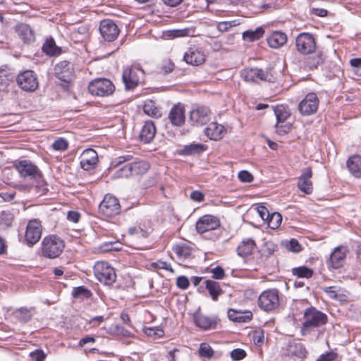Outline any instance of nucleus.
<instances>
[{
    "label": "nucleus",
    "mask_w": 361,
    "mask_h": 361,
    "mask_svg": "<svg viewBox=\"0 0 361 361\" xmlns=\"http://www.w3.org/2000/svg\"><path fill=\"white\" fill-rule=\"evenodd\" d=\"M303 318L304 322L301 327L302 335L309 334L314 329L324 326L328 322L327 315L314 307L305 310Z\"/></svg>",
    "instance_id": "f257e3e1"
},
{
    "label": "nucleus",
    "mask_w": 361,
    "mask_h": 361,
    "mask_svg": "<svg viewBox=\"0 0 361 361\" xmlns=\"http://www.w3.org/2000/svg\"><path fill=\"white\" fill-rule=\"evenodd\" d=\"M65 247L64 241L56 235H49L43 238L41 243L42 255L49 259L58 257Z\"/></svg>",
    "instance_id": "f03ea898"
},
{
    "label": "nucleus",
    "mask_w": 361,
    "mask_h": 361,
    "mask_svg": "<svg viewBox=\"0 0 361 361\" xmlns=\"http://www.w3.org/2000/svg\"><path fill=\"white\" fill-rule=\"evenodd\" d=\"M258 305L265 312L275 310L280 305L279 290L273 288L263 291L258 298Z\"/></svg>",
    "instance_id": "7ed1b4c3"
},
{
    "label": "nucleus",
    "mask_w": 361,
    "mask_h": 361,
    "mask_svg": "<svg viewBox=\"0 0 361 361\" xmlns=\"http://www.w3.org/2000/svg\"><path fill=\"white\" fill-rule=\"evenodd\" d=\"M94 276L106 286H111L116 279L114 269L106 262H98L94 266Z\"/></svg>",
    "instance_id": "20e7f679"
},
{
    "label": "nucleus",
    "mask_w": 361,
    "mask_h": 361,
    "mask_svg": "<svg viewBox=\"0 0 361 361\" xmlns=\"http://www.w3.org/2000/svg\"><path fill=\"white\" fill-rule=\"evenodd\" d=\"M88 90L92 95L106 97L111 94L115 90L112 82L106 78H97L92 80L88 85Z\"/></svg>",
    "instance_id": "39448f33"
},
{
    "label": "nucleus",
    "mask_w": 361,
    "mask_h": 361,
    "mask_svg": "<svg viewBox=\"0 0 361 361\" xmlns=\"http://www.w3.org/2000/svg\"><path fill=\"white\" fill-rule=\"evenodd\" d=\"M99 212L106 218L117 216L121 212V205L118 199L111 195H106L99 205Z\"/></svg>",
    "instance_id": "423d86ee"
},
{
    "label": "nucleus",
    "mask_w": 361,
    "mask_h": 361,
    "mask_svg": "<svg viewBox=\"0 0 361 361\" xmlns=\"http://www.w3.org/2000/svg\"><path fill=\"white\" fill-rule=\"evenodd\" d=\"M16 82L24 91L34 92L38 87V80L32 71H25L18 75Z\"/></svg>",
    "instance_id": "0eeeda50"
},
{
    "label": "nucleus",
    "mask_w": 361,
    "mask_h": 361,
    "mask_svg": "<svg viewBox=\"0 0 361 361\" xmlns=\"http://www.w3.org/2000/svg\"><path fill=\"white\" fill-rule=\"evenodd\" d=\"M15 167L22 178L36 180L42 178L40 170L29 160H21L15 164Z\"/></svg>",
    "instance_id": "6e6552de"
},
{
    "label": "nucleus",
    "mask_w": 361,
    "mask_h": 361,
    "mask_svg": "<svg viewBox=\"0 0 361 361\" xmlns=\"http://www.w3.org/2000/svg\"><path fill=\"white\" fill-rule=\"evenodd\" d=\"M319 100L314 92H310L298 104V110L303 116H310L315 114L318 109Z\"/></svg>",
    "instance_id": "1a4fd4ad"
},
{
    "label": "nucleus",
    "mask_w": 361,
    "mask_h": 361,
    "mask_svg": "<svg viewBox=\"0 0 361 361\" xmlns=\"http://www.w3.org/2000/svg\"><path fill=\"white\" fill-rule=\"evenodd\" d=\"M42 227L39 220L37 219L29 221L25 234V241L32 246L36 244L42 236Z\"/></svg>",
    "instance_id": "9d476101"
},
{
    "label": "nucleus",
    "mask_w": 361,
    "mask_h": 361,
    "mask_svg": "<svg viewBox=\"0 0 361 361\" xmlns=\"http://www.w3.org/2000/svg\"><path fill=\"white\" fill-rule=\"evenodd\" d=\"M297 50L302 54H310L314 51L316 42L312 35L307 32L300 33L296 38Z\"/></svg>",
    "instance_id": "9b49d317"
},
{
    "label": "nucleus",
    "mask_w": 361,
    "mask_h": 361,
    "mask_svg": "<svg viewBox=\"0 0 361 361\" xmlns=\"http://www.w3.org/2000/svg\"><path fill=\"white\" fill-rule=\"evenodd\" d=\"M54 73L60 80L70 82L75 76L73 65L67 61H61L55 66Z\"/></svg>",
    "instance_id": "f8f14e48"
},
{
    "label": "nucleus",
    "mask_w": 361,
    "mask_h": 361,
    "mask_svg": "<svg viewBox=\"0 0 361 361\" xmlns=\"http://www.w3.org/2000/svg\"><path fill=\"white\" fill-rule=\"evenodd\" d=\"M99 32L105 40L112 42L117 38L119 29L114 21L105 19L100 23Z\"/></svg>",
    "instance_id": "ddd939ff"
},
{
    "label": "nucleus",
    "mask_w": 361,
    "mask_h": 361,
    "mask_svg": "<svg viewBox=\"0 0 361 361\" xmlns=\"http://www.w3.org/2000/svg\"><path fill=\"white\" fill-rule=\"evenodd\" d=\"M243 78L247 82L269 81L271 80V75L261 68H252L244 70L242 73Z\"/></svg>",
    "instance_id": "4468645a"
},
{
    "label": "nucleus",
    "mask_w": 361,
    "mask_h": 361,
    "mask_svg": "<svg viewBox=\"0 0 361 361\" xmlns=\"http://www.w3.org/2000/svg\"><path fill=\"white\" fill-rule=\"evenodd\" d=\"M220 226L219 220L212 215H204L196 223V230L200 233L215 230Z\"/></svg>",
    "instance_id": "2eb2a0df"
},
{
    "label": "nucleus",
    "mask_w": 361,
    "mask_h": 361,
    "mask_svg": "<svg viewBox=\"0 0 361 361\" xmlns=\"http://www.w3.org/2000/svg\"><path fill=\"white\" fill-rule=\"evenodd\" d=\"M80 166L85 171L94 169L98 162V154L93 149H85L80 155Z\"/></svg>",
    "instance_id": "dca6fc26"
},
{
    "label": "nucleus",
    "mask_w": 361,
    "mask_h": 361,
    "mask_svg": "<svg viewBox=\"0 0 361 361\" xmlns=\"http://www.w3.org/2000/svg\"><path fill=\"white\" fill-rule=\"evenodd\" d=\"M137 71H141V70L130 67L123 69L122 80L126 90H132L138 85L140 77L137 75Z\"/></svg>",
    "instance_id": "f3484780"
},
{
    "label": "nucleus",
    "mask_w": 361,
    "mask_h": 361,
    "mask_svg": "<svg viewBox=\"0 0 361 361\" xmlns=\"http://www.w3.org/2000/svg\"><path fill=\"white\" fill-rule=\"evenodd\" d=\"M209 109L206 106H198L190 111V119L193 125L202 126L209 121Z\"/></svg>",
    "instance_id": "a211bd4d"
},
{
    "label": "nucleus",
    "mask_w": 361,
    "mask_h": 361,
    "mask_svg": "<svg viewBox=\"0 0 361 361\" xmlns=\"http://www.w3.org/2000/svg\"><path fill=\"white\" fill-rule=\"evenodd\" d=\"M312 171L311 168H306L298 178V188L305 194L310 195L313 192V185L311 180Z\"/></svg>",
    "instance_id": "6ab92c4d"
},
{
    "label": "nucleus",
    "mask_w": 361,
    "mask_h": 361,
    "mask_svg": "<svg viewBox=\"0 0 361 361\" xmlns=\"http://www.w3.org/2000/svg\"><path fill=\"white\" fill-rule=\"evenodd\" d=\"M169 119L173 126H181L185 121L184 106L180 103L175 104L169 114Z\"/></svg>",
    "instance_id": "aec40b11"
},
{
    "label": "nucleus",
    "mask_w": 361,
    "mask_h": 361,
    "mask_svg": "<svg viewBox=\"0 0 361 361\" xmlns=\"http://www.w3.org/2000/svg\"><path fill=\"white\" fill-rule=\"evenodd\" d=\"M156 133L157 129L154 123L152 121H147L140 130V139L144 143H149L154 138Z\"/></svg>",
    "instance_id": "412c9836"
},
{
    "label": "nucleus",
    "mask_w": 361,
    "mask_h": 361,
    "mask_svg": "<svg viewBox=\"0 0 361 361\" xmlns=\"http://www.w3.org/2000/svg\"><path fill=\"white\" fill-rule=\"evenodd\" d=\"M185 61L192 66H199L205 60L204 54L198 49H190L184 55Z\"/></svg>",
    "instance_id": "4be33fe9"
},
{
    "label": "nucleus",
    "mask_w": 361,
    "mask_h": 361,
    "mask_svg": "<svg viewBox=\"0 0 361 361\" xmlns=\"http://www.w3.org/2000/svg\"><path fill=\"white\" fill-rule=\"evenodd\" d=\"M347 252L348 248L345 246H338L334 249L330 256V262L334 269H336L342 266Z\"/></svg>",
    "instance_id": "5701e85b"
},
{
    "label": "nucleus",
    "mask_w": 361,
    "mask_h": 361,
    "mask_svg": "<svg viewBox=\"0 0 361 361\" xmlns=\"http://www.w3.org/2000/svg\"><path fill=\"white\" fill-rule=\"evenodd\" d=\"M16 30L24 43L30 44L35 41V32L30 25L24 23L19 24L16 26Z\"/></svg>",
    "instance_id": "b1692460"
},
{
    "label": "nucleus",
    "mask_w": 361,
    "mask_h": 361,
    "mask_svg": "<svg viewBox=\"0 0 361 361\" xmlns=\"http://www.w3.org/2000/svg\"><path fill=\"white\" fill-rule=\"evenodd\" d=\"M267 41L271 48L278 49L286 43L287 36L283 32L274 31L267 37Z\"/></svg>",
    "instance_id": "393cba45"
},
{
    "label": "nucleus",
    "mask_w": 361,
    "mask_h": 361,
    "mask_svg": "<svg viewBox=\"0 0 361 361\" xmlns=\"http://www.w3.org/2000/svg\"><path fill=\"white\" fill-rule=\"evenodd\" d=\"M224 127L217 123L212 122L204 128V134L210 140H218L223 137Z\"/></svg>",
    "instance_id": "a878e982"
},
{
    "label": "nucleus",
    "mask_w": 361,
    "mask_h": 361,
    "mask_svg": "<svg viewBox=\"0 0 361 361\" xmlns=\"http://www.w3.org/2000/svg\"><path fill=\"white\" fill-rule=\"evenodd\" d=\"M194 322L200 329L207 330L213 329L216 326V322L215 320L201 314L197 311L193 316Z\"/></svg>",
    "instance_id": "bb28decb"
},
{
    "label": "nucleus",
    "mask_w": 361,
    "mask_h": 361,
    "mask_svg": "<svg viewBox=\"0 0 361 361\" xmlns=\"http://www.w3.org/2000/svg\"><path fill=\"white\" fill-rule=\"evenodd\" d=\"M255 248V241L252 238H245L242 240L236 250L239 256L246 257L252 255Z\"/></svg>",
    "instance_id": "cd10ccee"
},
{
    "label": "nucleus",
    "mask_w": 361,
    "mask_h": 361,
    "mask_svg": "<svg viewBox=\"0 0 361 361\" xmlns=\"http://www.w3.org/2000/svg\"><path fill=\"white\" fill-rule=\"evenodd\" d=\"M228 317L230 320L245 323L250 322L252 318V313L250 311H241L234 309H229L228 311Z\"/></svg>",
    "instance_id": "c85d7f7f"
},
{
    "label": "nucleus",
    "mask_w": 361,
    "mask_h": 361,
    "mask_svg": "<svg viewBox=\"0 0 361 361\" xmlns=\"http://www.w3.org/2000/svg\"><path fill=\"white\" fill-rule=\"evenodd\" d=\"M16 75L6 66L0 68V92L4 91L9 83L13 81Z\"/></svg>",
    "instance_id": "c756f323"
},
{
    "label": "nucleus",
    "mask_w": 361,
    "mask_h": 361,
    "mask_svg": "<svg viewBox=\"0 0 361 361\" xmlns=\"http://www.w3.org/2000/svg\"><path fill=\"white\" fill-rule=\"evenodd\" d=\"M350 173L356 178H361V157L353 155L346 162Z\"/></svg>",
    "instance_id": "7c9ffc66"
},
{
    "label": "nucleus",
    "mask_w": 361,
    "mask_h": 361,
    "mask_svg": "<svg viewBox=\"0 0 361 361\" xmlns=\"http://www.w3.org/2000/svg\"><path fill=\"white\" fill-rule=\"evenodd\" d=\"M35 312L34 307H22L16 309L13 312L14 317L20 322L25 323L31 319Z\"/></svg>",
    "instance_id": "2f4dec72"
},
{
    "label": "nucleus",
    "mask_w": 361,
    "mask_h": 361,
    "mask_svg": "<svg viewBox=\"0 0 361 361\" xmlns=\"http://www.w3.org/2000/svg\"><path fill=\"white\" fill-rule=\"evenodd\" d=\"M264 34V28L260 26L255 30H248L243 32L242 38L244 41L252 42L262 38Z\"/></svg>",
    "instance_id": "473e14b6"
},
{
    "label": "nucleus",
    "mask_w": 361,
    "mask_h": 361,
    "mask_svg": "<svg viewBox=\"0 0 361 361\" xmlns=\"http://www.w3.org/2000/svg\"><path fill=\"white\" fill-rule=\"evenodd\" d=\"M205 284L206 289L208 290L212 300L216 301L219 296L223 293L219 283L212 280H206Z\"/></svg>",
    "instance_id": "72a5a7b5"
},
{
    "label": "nucleus",
    "mask_w": 361,
    "mask_h": 361,
    "mask_svg": "<svg viewBox=\"0 0 361 361\" xmlns=\"http://www.w3.org/2000/svg\"><path fill=\"white\" fill-rule=\"evenodd\" d=\"M143 111L152 118H159L161 116V111L157 107L152 100L145 102L143 105Z\"/></svg>",
    "instance_id": "f704fd0d"
},
{
    "label": "nucleus",
    "mask_w": 361,
    "mask_h": 361,
    "mask_svg": "<svg viewBox=\"0 0 361 361\" xmlns=\"http://www.w3.org/2000/svg\"><path fill=\"white\" fill-rule=\"evenodd\" d=\"M132 169L133 176L142 175L145 173L149 168V165L145 161H136L129 163Z\"/></svg>",
    "instance_id": "c9c22d12"
},
{
    "label": "nucleus",
    "mask_w": 361,
    "mask_h": 361,
    "mask_svg": "<svg viewBox=\"0 0 361 361\" xmlns=\"http://www.w3.org/2000/svg\"><path fill=\"white\" fill-rule=\"evenodd\" d=\"M43 51L49 56H56L61 53V49L56 45L53 39H47L42 46Z\"/></svg>",
    "instance_id": "e433bc0d"
},
{
    "label": "nucleus",
    "mask_w": 361,
    "mask_h": 361,
    "mask_svg": "<svg viewBox=\"0 0 361 361\" xmlns=\"http://www.w3.org/2000/svg\"><path fill=\"white\" fill-rule=\"evenodd\" d=\"M206 149L207 147L202 144H190L184 147L181 154L183 155H192L202 153Z\"/></svg>",
    "instance_id": "4c0bfd02"
},
{
    "label": "nucleus",
    "mask_w": 361,
    "mask_h": 361,
    "mask_svg": "<svg viewBox=\"0 0 361 361\" xmlns=\"http://www.w3.org/2000/svg\"><path fill=\"white\" fill-rule=\"evenodd\" d=\"M274 114L276 118V122L285 123L290 117V114L284 106H277L274 108Z\"/></svg>",
    "instance_id": "58836bf2"
},
{
    "label": "nucleus",
    "mask_w": 361,
    "mask_h": 361,
    "mask_svg": "<svg viewBox=\"0 0 361 361\" xmlns=\"http://www.w3.org/2000/svg\"><path fill=\"white\" fill-rule=\"evenodd\" d=\"M173 251L180 258L183 259L188 258L192 254L191 247L185 243L176 245Z\"/></svg>",
    "instance_id": "ea45409f"
},
{
    "label": "nucleus",
    "mask_w": 361,
    "mask_h": 361,
    "mask_svg": "<svg viewBox=\"0 0 361 361\" xmlns=\"http://www.w3.org/2000/svg\"><path fill=\"white\" fill-rule=\"evenodd\" d=\"M266 222L270 228L276 229L281 224L282 216L279 212L271 213Z\"/></svg>",
    "instance_id": "a19ab883"
},
{
    "label": "nucleus",
    "mask_w": 361,
    "mask_h": 361,
    "mask_svg": "<svg viewBox=\"0 0 361 361\" xmlns=\"http://www.w3.org/2000/svg\"><path fill=\"white\" fill-rule=\"evenodd\" d=\"M292 273L294 276H297L298 278L310 279L313 275V270L307 268V267L302 266L293 268Z\"/></svg>",
    "instance_id": "79ce46f5"
},
{
    "label": "nucleus",
    "mask_w": 361,
    "mask_h": 361,
    "mask_svg": "<svg viewBox=\"0 0 361 361\" xmlns=\"http://www.w3.org/2000/svg\"><path fill=\"white\" fill-rule=\"evenodd\" d=\"M72 295L74 298L84 299L90 298L92 294L90 290L84 286H78L73 288Z\"/></svg>",
    "instance_id": "37998d69"
},
{
    "label": "nucleus",
    "mask_w": 361,
    "mask_h": 361,
    "mask_svg": "<svg viewBox=\"0 0 361 361\" xmlns=\"http://www.w3.org/2000/svg\"><path fill=\"white\" fill-rule=\"evenodd\" d=\"M240 25L238 20H233L231 21H221L217 23L216 29L221 32H225L229 30L230 28Z\"/></svg>",
    "instance_id": "c03bdc74"
},
{
    "label": "nucleus",
    "mask_w": 361,
    "mask_h": 361,
    "mask_svg": "<svg viewBox=\"0 0 361 361\" xmlns=\"http://www.w3.org/2000/svg\"><path fill=\"white\" fill-rule=\"evenodd\" d=\"M143 331L147 336L154 338H161L164 334V331L159 327H145Z\"/></svg>",
    "instance_id": "a18cd8bd"
},
{
    "label": "nucleus",
    "mask_w": 361,
    "mask_h": 361,
    "mask_svg": "<svg viewBox=\"0 0 361 361\" xmlns=\"http://www.w3.org/2000/svg\"><path fill=\"white\" fill-rule=\"evenodd\" d=\"M13 221V215L10 212L3 211L0 214V225L2 227H8Z\"/></svg>",
    "instance_id": "49530a36"
},
{
    "label": "nucleus",
    "mask_w": 361,
    "mask_h": 361,
    "mask_svg": "<svg viewBox=\"0 0 361 361\" xmlns=\"http://www.w3.org/2000/svg\"><path fill=\"white\" fill-rule=\"evenodd\" d=\"M132 169H130V164L123 166L114 174V176L118 178H129L133 176Z\"/></svg>",
    "instance_id": "de8ad7c7"
},
{
    "label": "nucleus",
    "mask_w": 361,
    "mask_h": 361,
    "mask_svg": "<svg viewBox=\"0 0 361 361\" xmlns=\"http://www.w3.org/2000/svg\"><path fill=\"white\" fill-rule=\"evenodd\" d=\"M199 353L202 357L210 358L214 355V350L209 345L201 343L199 348Z\"/></svg>",
    "instance_id": "09e8293b"
},
{
    "label": "nucleus",
    "mask_w": 361,
    "mask_h": 361,
    "mask_svg": "<svg viewBox=\"0 0 361 361\" xmlns=\"http://www.w3.org/2000/svg\"><path fill=\"white\" fill-rule=\"evenodd\" d=\"M68 141L61 137L56 140L52 144V147L56 151H65L68 149Z\"/></svg>",
    "instance_id": "8fccbe9b"
},
{
    "label": "nucleus",
    "mask_w": 361,
    "mask_h": 361,
    "mask_svg": "<svg viewBox=\"0 0 361 361\" xmlns=\"http://www.w3.org/2000/svg\"><path fill=\"white\" fill-rule=\"evenodd\" d=\"M276 132L283 135L288 133L290 129V125L289 123L276 122L275 125Z\"/></svg>",
    "instance_id": "3c124183"
},
{
    "label": "nucleus",
    "mask_w": 361,
    "mask_h": 361,
    "mask_svg": "<svg viewBox=\"0 0 361 361\" xmlns=\"http://www.w3.org/2000/svg\"><path fill=\"white\" fill-rule=\"evenodd\" d=\"M350 63L353 68L354 73L357 76H361V58L352 59Z\"/></svg>",
    "instance_id": "603ef678"
},
{
    "label": "nucleus",
    "mask_w": 361,
    "mask_h": 361,
    "mask_svg": "<svg viewBox=\"0 0 361 361\" xmlns=\"http://www.w3.org/2000/svg\"><path fill=\"white\" fill-rule=\"evenodd\" d=\"M277 249V245L272 242H267L264 244V253L267 257L274 255Z\"/></svg>",
    "instance_id": "864d4df0"
},
{
    "label": "nucleus",
    "mask_w": 361,
    "mask_h": 361,
    "mask_svg": "<svg viewBox=\"0 0 361 361\" xmlns=\"http://www.w3.org/2000/svg\"><path fill=\"white\" fill-rule=\"evenodd\" d=\"M129 233L131 235H137L142 238H146L148 235V231L142 228L140 226L129 228Z\"/></svg>",
    "instance_id": "5fc2aeb1"
},
{
    "label": "nucleus",
    "mask_w": 361,
    "mask_h": 361,
    "mask_svg": "<svg viewBox=\"0 0 361 361\" xmlns=\"http://www.w3.org/2000/svg\"><path fill=\"white\" fill-rule=\"evenodd\" d=\"M322 62V58L321 56L317 55L316 56H313L312 58H309L306 62V66L310 69H314L317 67V66Z\"/></svg>",
    "instance_id": "6e6d98bb"
},
{
    "label": "nucleus",
    "mask_w": 361,
    "mask_h": 361,
    "mask_svg": "<svg viewBox=\"0 0 361 361\" xmlns=\"http://www.w3.org/2000/svg\"><path fill=\"white\" fill-rule=\"evenodd\" d=\"M322 62V58L321 56L317 55L316 56H313L312 58H309L306 62V66L310 69H314L317 67V66Z\"/></svg>",
    "instance_id": "4d7b16f0"
},
{
    "label": "nucleus",
    "mask_w": 361,
    "mask_h": 361,
    "mask_svg": "<svg viewBox=\"0 0 361 361\" xmlns=\"http://www.w3.org/2000/svg\"><path fill=\"white\" fill-rule=\"evenodd\" d=\"M174 69V64L171 60L164 61L160 67V72L168 74Z\"/></svg>",
    "instance_id": "13d9d810"
},
{
    "label": "nucleus",
    "mask_w": 361,
    "mask_h": 361,
    "mask_svg": "<svg viewBox=\"0 0 361 361\" xmlns=\"http://www.w3.org/2000/svg\"><path fill=\"white\" fill-rule=\"evenodd\" d=\"M286 248L289 251L299 252L301 250V245L296 239L293 238L286 243Z\"/></svg>",
    "instance_id": "bf43d9fd"
},
{
    "label": "nucleus",
    "mask_w": 361,
    "mask_h": 361,
    "mask_svg": "<svg viewBox=\"0 0 361 361\" xmlns=\"http://www.w3.org/2000/svg\"><path fill=\"white\" fill-rule=\"evenodd\" d=\"M238 177L243 183H251L253 180V176L247 171L243 170L238 173Z\"/></svg>",
    "instance_id": "052dcab7"
},
{
    "label": "nucleus",
    "mask_w": 361,
    "mask_h": 361,
    "mask_svg": "<svg viewBox=\"0 0 361 361\" xmlns=\"http://www.w3.org/2000/svg\"><path fill=\"white\" fill-rule=\"evenodd\" d=\"M246 356V353L241 348H236L231 352V357L233 360H241Z\"/></svg>",
    "instance_id": "680f3d73"
},
{
    "label": "nucleus",
    "mask_w": 361,
    "mask_h": 361,
    "mask_svg": "<svg viewBox=\"0 0 361 361\" xmlns=\"http://www.w3.org/2000/svg\"><path fill=\"white\" fill-rule=\"evenodd\" d=\"M264 332L262 330L255 331L252 335V340L256 345L260 346L264 342Z\"/></svg>",
    "instance_id": "e2e57ef3"
},
{
    "label": "nucleus",
    "mask_w": 361,
    "mask_h": 361,
    "mask_svg": "<svg viewBox=\"0 0 361 361\" xmlns=\"http://www.w3.org/2000/svg\"><path fill=\"white\" fill-rule=\"evenodd\" d=\"M294 348L295 349V351H292V353L295 355L300 358H303L306 355V350L305 348L303 347V345L301 343H297L294 345Z\"/></svg>",
    "instance_id": "0e129e2a"
},
{
    "label": "nucleus",
    "mask_w": 361,
    "mask_h": 361,
    "mask_svg": "<svg viewBox=\"0 0 361 361\" xmlns=\"http://www.w3.org/2000/svg\"><path fill=\"white\" fill-rule=\"evenodd\" d=\"M31 359L33 361H44L46 355L42 350H37L30 354Z\"/></svg>",
    "instance_id": "69168bd1"
},
{
    "label": "nucleus",
    "mask_w": 361,
    "mask_h": 361,
    "mask_svg": "<svg viewBox=\"0 0 361 361\" xmlns=\"http://www.w3.org/2000/svg\"><path fill=\"white\" fill-rule=\"evenodd\" d=\"M189 280L186 276H180L177 278L176 285L179 288L183 290L186 289L189 286Z\"/></svg>",
    "instance_id": "338daca9"
},
{
    "label": "nucleus",
    "mask_w": 361,
    "mask_h": 361,
    "mask_svg": "<svg viewBox=\"0 0 361 361\" xmlns=\"http://www.w3.org/2000/svg\"><path fill=\"white\" fill-rule=\"evenodd\" d=\"M211 273L212 274V278L215 279H222L225 276L224 270L219 266L213 268Z\"/></svg>",
    "instance_id": "774afa93"
}]
</instances>
